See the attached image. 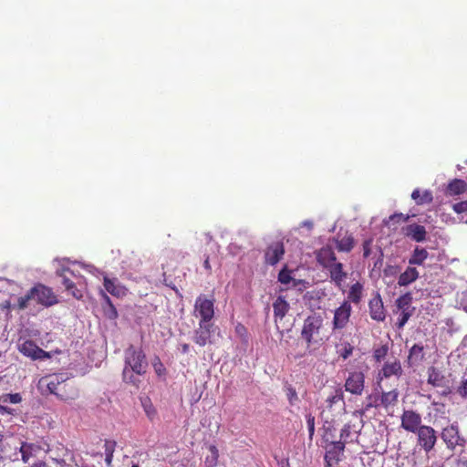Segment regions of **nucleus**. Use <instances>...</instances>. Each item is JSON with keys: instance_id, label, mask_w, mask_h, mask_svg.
Wrapping results in <instances>:
<instances>
[{"instance_id": "f257e3e1", "label": "nucleus", "mask_w": 467, "mask_h": 467, "mask_svg": "<svg viewBox=\"0 0 467 467\" xmlns=\"http://www.w3.org/2000/svg\"><path fill=\"white\" fill-rule=\"evenodd\" d=\"M321 417L324 420L322 443L326 450L325 461L327 466L331 467L341 460L344 454V442L337 441L336 420L329 417L327 412H322Z\"/></svg>"}, {"instance_id": "f03ea898", "label": "nucleus", "mask_w": 467, "mask_h": 467, "mask_svg": "<svg viewBox=\"0 0 467 467\" xmlns=\"http://www.w3.org/2000/svg\"><path fill=\"white\" fill-rule=\"evenodd\" d=\"M147 367L146 356L141 349H137L132 345L127 348L125 350V367L122 372L125 382L138 386L140 381L134 374L143 375Z\"/></svg>"}, {"instance_id": "7ed1b4c3", "label": "nucleus", "mask_w": 467, "mask_h": 467, "mask_svg": "<svg viewBox=\"0 0 467 467\" xmlns=\"http://www.w3.org/2000/svg\"><path fill=\"white\" fill-rule=\"evenodd\" d=\"M34 301L45 307H49L57 303V296L52 289L43 284H36L25 296L18 297L16 308L24 310Z\"/></svg>"}, {"instance_id": "20e7f679", "label": "nucleus", "mask_w": 467, "mask_h": 467, "mask_svg": "<svg viewBox=\"0 0 467 467\" xmlns=\"http://www.w3.org/2000/svg\"><path fill=\"white\" fill-rule=\"evenodd\" d=\"M301 337L307 347H319L323 344L326 335L324 318L320 314L314 313L304 320Z\"/></svg>"}, {"instance_id": "39448f33", "label": "nucleus", "mask_w": 467, "mask_h": 467, "mask_svg": "<svg viewBox=\"0 0 467 467\" xmlns=\"http://www.w3.org/2000/svg\"><path fill=\"white\" fill-rule=\"evenodd\" d=\"M42 451H44V448L40 443L20 441L19 447H16L14 452L6 454V457L11 461L16 462L20 459V456L21 461L27 463L30 459L36 457Z\"/></svg>"}, {"instance_id": "423d86ee", "label": "nucleus", "mask_w": 467, "mask_h": 467, "mask_svg": "<svg viewBox=\"0 0 467 467\" xmlns=\"http://www.w3.org/2000/svg\"><path fill=\"white\" fill-rule=\"evenodd\" d=\"M17 349L23 356L34 361L49 359L52 358L50 352L45 351L31 339H26L18 343Z\"/></svg>"}, {"instance_id": "0eeeda50", "label": "nucleus", "mask_w": 467, "mask_h": 467, "mask_svg": "<svg viewBox=\"0 0 467 467\" xmlns=\"http://www.w3.org/2000/svg\"><path fill=\"white\" fill-rule=\"evenodd\" d=\"M411 304L412 296L410 293L401 295L396 299V306L400 311L397 322L398 328H402L410 317L413 315L415 308L411 306Z\"/></svg>"}, {"instance_id": "6e6552de", "label": "nucleus", "mask_w": 467, "mask_h": 467, "mask_svg": "<svg viewBox=\"0 0 467 467\" xmlns=\"http://www.w3.org/2000/svg\"><path fill=\"white\" fill-rule=\"evenodd\" d=\"M216 327L211 322H199L198 327L193 332V341L200 347L213 344V334Z\"/></svg>"}, {"instance_id": "1a4fd4ad", "label": "nucleus", "mask_w": 467, "mask_h": 467, "mask_svg": "<svg viewBox=\"0 0 467 467\" xmlns=\"http://www.w3.org/2000/svg\"><path fill=\"white\" fill-rule=\"evenodd\" d=\"M428 384L434 388H442V395L446 396L451 393V388L449 385V379L446 376L436 367H430L427 371Z\"/></svg>"}, {"instance_id": "9d476101", "label": "nucleus", "mask_w": 467, "mask_h": 467, "mask_svg": "<svg viewBox=\"0 0 467 467\" xmlns=\"http://www.w3.org/2000/svg\"><path fill=\"white\" fill-rule=\"evenodd\" d=\"M194 309L201 317L199 322H211L214 316V301L201 295L195 301Z\"/></svg>"}, {"instance_id": "9b49d317", "label": "nucleus", "mask_w": 467, "mask_h": 467, "mask_svg": "<svg viewBox=\"0 0 467 467\" xmlns=\"http://www.w3.org/2000/svg\"><path fill=\"white\" fill-rule=\"evenodd\" d=\"M418 443L426 451L430 452L435 446L437 436L435 430L427 425H422L417 431Z\"/></svg>"}, {"instance_id": "f8f14e48", "label": "nucleus", "mask_w": 467, "mask_h": 467, "mask_svg": "<svg viewBox=\"0 0 467 467\" xmlns=\"http://www.w3.org/2000/svg\"><path fill=\"white\" fill-rule=\"evenodd\" d=\"M346 391L360 396L365 388V375L362 371H352L348 374L345 381Z\"/></svg>"}, {"instance_id": "ddd939ff", "label": "nucleus", "mask_w": 467, "mask_h": 467, "mask_svg": "<svg viewBox=\"0 0 467 467\" xmlns=\"http://www.w3.org/2000/svg\"><path fill=\"white\" fill-rule=\"evenodd\" d=\"M352 312L351 305L348 301H344L335 309L333 317V330L342 329L347 327Z\"/></svg>"}, {"instance_id": "4468645a", "label": "nucleus", "mask_w": 467, "mask_h": 467, "mask_svg": "<svg viewBox=\"0 0 467 467\" xmlns=\"http://www.w3.org/2000/svg\"><path fill=\"white\" fill-rule=\"evenodd\" d=\"M441 439L451 450H453L456 446H463L465 443L464 439L460 437L457 424H451L444 428L441 431Z\"/></svg>"}, {"instance_id": "2eb2a0df", "label": "nucleus", "mask_w": 467, "mask_h": 467, "mask_svg": "<svg viewBox=\"0 0 467 467\" xmlns=\"http://www.w3.org/2000/svg\"><path fill=\"white\" fill-rule=\"evenodd\" d=\"M329 274L330 281L342 292H345V282L348 273L344 270V265L340 262H337L327 269Z\"/></svg>"}, {"instance_id": "dca6fc26", "label": "nucleus", "mask_w": 467, "mask_h": 467, "mask_svg": "<svg viewBox=\"0 0 467 467\" xmlns=\"http://www.w3.org/2000/svg\"><path fill=\"white\" fill-rule=\"evenodd\" d=\"M400 419V426L407 431L416 433L417 431L422 426L421 416L412 410H404Z\"/></svg>"}, {"instance_id": "f3484780", "label": "nucleus", "mask_w": 467, "mask_h": 467, "mask_svg": "<svg viewBox=\"0 0 467 467\" xmlns=\"http://www.w3.org/2000/svg\"><path fill=\"white\" fill-rule=\"evenodd\" d=\"M285 254L284 244L281 241L271 243L265 252V261L267 265H276Z\"/></svg>"}, {"instance_id": "a211bd4d", "label": "nucleus", "mask_w": 467, "mask_h": 467, "mask_svg": "<svg viewBox=\"0 0 467 467\" xmlns=\"http://www.w3.org/2000/svg\"><path fill=\"white\" fill-rule=\"evenodd\" d=\"M326 409L322 412H327L329 417L332 416L333 407L337 406L340 410H345L344 392L341 388H335L326 400Z\"/></svg>"}, {"instance_id": "6ab92c4d", "label": "nucleus", "mask_w": 467, "mask_h": 467, "mask_svg": "<svg viewBox=\"0 0 467 467\" xmlns=\"http://www.w3.org/2000/svg\"><path fill=\"white\" fill-rule=\"evenodd\" d=\"M403 374L401 363L399 359L395 358L393 361H387L384 363L382 368L379 371L378 380L388 379L392 376L400 378Z\"/></svg>"}, {"instance_id": "aec40b11", "label": "nucleus", "mask_w": 467, "mask_h": 467, "mask_svg": "<svg viewBox=\"0 0 467 467\" xmlns=\"http://www.w3.org/2000/svg\"><path fill=\"white\" fill-rule=\"evenodd\" d=\"M316 259L322 268L326 270L337 262L336 254L330 246H324L319 249L316 253Z\"/></svg>"}, {"instance_id": "412c9836", "label": "nucleus", "mask_w": 467, "mask_h": 467, "mask_svg": "<svg viewBox=\"0 0 467 467\" xmlns=\"http://www.w3.org/2000/svg\"><path fill=\"white\" fill-rule=\"evenodd\" d=\"M56 396L64 401H70L78 398V392L72 382H68L64 377L63 381L58 386Z\"/></svg>"}, {"instance_id": "4be33fe9", "label": "nucleus", "mask_w": 467, "mask_h": 467, "mask_svg": "<svg viewBox=\"0 0 467 467\" xmlns=\"http://www.w3.org/2000/svg\"><path fill=\"white\" fill-rule=\"evenodd\" d=\"M369 315L373 320L383 321L386 318V312L380 295L378 293L368 302Z\"/></svg>"}, {"instance_id": "5701e85b", "label": "nucleus", "mask_w": 467, "mask_h": 467, "mask_svg": "<svg viewBox=\"0 0 467 467\" xmlns=\"http://www.w3.org/2000/svg\"><path fill=\"white\" fill-rule=\"evenodd\" d=\"M103 285L108 293L116 297H123L127 295L128 289L116 278L104 277Z\"/></svg>"}, {"instance_id": "b1692460", "label": "nucleus", "mask_w": 467, "mask_h": 467, "mask_svg": "<svg viewBox=\"0 0 467 467\" xmlns=\"http://www.w3.org/2000/svg\"><path fill=\"white\" fill-rule=\"evenodd\" d=\"M64 375L63 374H54L43 377L39 380V385L41 388H46L47 390L50 394L56 395L58 389V386L63 381Z\"/></svg>"}, {"instance_id": "393cba45", "label": "nucleus", "mask_w": 467, "mask_h": 467, "mask_svg": "<svg viewBox=\"0 0 467 467\" xmlns=\"http://www.w3.org/2000/svg\"><path fill=\"white\" fill-rule=\"evenodd\" d=\"M404 234L415 242H423L426 239L427 232L423 225L411 223L404 228Z\"/></svg>"}, {"instance_id": "a878e982", "label": "nucleus", "mask_w": 467, "mask_h": 467, "mask_svg": "<svg viewBox=\"0 0 467 467\" xmlns=\"http://www.w3.org/2000/svg\"><path fill=\"white\" fill-rule=\"evenodd\" d=\"M420 276V273L416 267L410 265L401 273L398 278L400 286H407L415 282Z\"/></svg>"}, {"instance_id": "bb28decb", "label": "nucleus", "mask_w": 467, "mask_h": 467, "mask_svg": "<svg viewBox=\"0 0 467 467\" xmlns=\"http://www.w3.org/2000/svg\"><path fill=\"white\" fill-rule=\"evenodd\" d=\"M274 316L275 322L279 319L282 320L287 314L290 306L284 296H279L273 303Z\"/></svg>"}, {"instance_id": "cd10ccee", "label": "nucleus", "mask_w": 467, "mask_h": 467, "mask_svg": "<svg viewBox=\"0 0 467 467\" xmlns=\"http://www.w3.org/2000/svg\"><path fill=\"white\" fill-rule=\"evenodd\" d=\"M425 359L424 348L421 345L414 344L408 356V363L410 366L422 362Z\"/></svg>"}, {"instance_id": "c85d7f7f", "label": "nucleus", "mask_w": 467, "mask_h": 467, "mask_svg": "<svg viewBox=\"0 0 467 467\" xmlns=\"http://www.w3.org/2000/svg\"><path fill=\"white\" fill-rule=\"evenodd\" d=\"M429 253L428 251L420 246H416L413 250L410 257L409 258L410 265H422L425 260L428 258Z\"/></svg>"}, {"instance_id": "c756f323", "label": "nucleus", "mask_w": 467, "mask_h": 467, "mask_svg": "<svg viewBox=\"0 0 467 467\" xmlns=\"http://www.w3.org/2000/svg\"><path fill=\"white\" fill-rule=\"evenodd\" d=\"M363 296V285L359 282L353 284L348 293V300L349 303L359 304Z\"/></svg>"}, {"instance_id": "7c9ffc66", "label": "nucleus", "mask_w": 467, "mask_h": 467, "mask_svg": "<svg viewBox=\"0 0 467 467\" xmlns=\"http://www.w3.org/2000/svg\"><path fill=\"white\" fill-rule=\"evenodd\" d=\"M467 189V184L463 180L454 179L449 182L447 186V193L449 195H459L463 193Z\"/></svg>"}, {"instance_id": "2f4dec72", "label": "nucleus", "mask_w": 467, "mask_h": 467, "mask_svg": "<svg viewBox=\"0 0 467 467\" xmlns=\"http://www.w3.org/2000/svg\"><path fill=\"white\" fill-rule=\"evenodd\" d=\"M411 198L416 202L418 205L431 203L433 200V196L431 191L426 190L423 192H420L419 189H415L412 192Z\"/></svg>"}, {"instance_id": "473e14b6", "label": "nucleus", "mask_w": 467, "mask_h": 467, "mask_svg": "<svg viewBox=\"0 0 467 467\" xmlns=\"http://www.w3.org/2000/svg\"><path fill=\"white\" fill-rule=\"evenodd\" d=\"M398 397L399 392L397 389L382 392L380 397V404L386 409L389 408V406H394L398 402Z\"/></svg>"}, {"instance_id": "72a5a7b5", "label": "nucleus", "mask_w": 467, "mask_h": 467, "mask_svg": "<svg viewBox=\"0 0 467 467\" xmlns=\"http://www.w3.org/2000/svg\"><path fill=\"white\" fill-rule=\"evenodd\" d=\"M336 246L339 252L348 253L354 247V238L352 235H346L341 239L336 240Z\"/></svg>"}, {"instance_id": "f704fd0d", "label": "nucleus", "mask_w": 467, "mask_h": 467, "mask_svg": "<svg viewBox=\"0 0 467 467\" xmlns=\"http://www.w3.org/2000/svg\"><path fill=\"white\" fill-rule=\"evenodd\" d=\"M357 431H352L350 423H346L340 431L339 439L337 441H343L344 447L347 443L352 442L354 441V436Z\"/></svg>"}, {"instance_id": "c9c22d12", "label": "nucleus", "mask_w": 467, "mask_h": 467, "mask_svg": "<svg viewBox=\"0 0 467 467\" xmlns=\"http://www.w3.org/2000/svg\"><path fill=\"white\" fill-rule=\"evenodd\" d=\"M210 455L205 457L204 464L206 467H216L219 459V451L215 445L209 446Z\"/></svg>"}, {"instance_id": "e433bc0d", "label": "nucleus", "mask_w": 467, "mask_h": 467, "mask_svg": "<svg viewBox=\"0 0 467 467\" xmlns=\"http://www.w3.org/2000/svg\"><path fill=\"white\" fill-rule=\"evenodd\" d=\"M378 398L373 395H368L366 398V402L363 406V408L359 410H357L356 412L358 413L360 416L365 415L367 411H368L373 407H378Z\"/></svg>"}, {"instance_id": "4c0bfd02", "label": "nucleus", "mask_w": 467, "mask_h": 467, "mask_svg": "<svg viewBox=\"0 0 467 467\" xmlns=\"http://www.w3.org/2000/svg\"><path fill=\"white\" fill-rule=\"evenodd\" d=\"M409 219H410L409 215H405L401 213H396L390 215L385 223H386V225L390 227L392 224H400L401 223H406Z\"/></svg>"}, {"instance_id": "58836bf2", "label": "nucleus", "mask_w": 467, "mask_h": 467, "mask_svg": "<svg viewBox=\"0 0 467 467\" xmlns=\"http://www.w3.org/2000/svg\"><path fill=\"white\" fill-rule=\"evenodd\" d=\"M57 275L62 278V284L66 289L73 285L75 283L69 275H73V272L69 268H63Z\"/></svg>"}, {"instance_id": "ea45409f", "label": "nucleus", "mask_w": 467, "mask_h": 467, "mask_svg": "<svg viewBox=\"0 0 467 467\" xmlns=\"http://www.w3.org/2000/svg\"><path fill=\"white\" fill-rule=\"evenodd\" d=\"M142 406L147 417L150 421H152L157 415L155 407L152 405L150 400L143 401Z\"/></svg>"}, {"instance_id": "a19ab883", "label": "nucleus", "mask_w": 467, "mask_h": 467, "mask_svg": "<svg viewBox=\"0 0 467 467\" xmlns=\"http://www.w3.org/2000/svg\"><path fill=\"white\" fill-rule=\"evenodd\" d=\"M388 352H389L388 345H382L374 350L373 358L376 360V362H381L388 355Z\"/></svg>"}, {"instance_id": "79ce46f5", "label": "nucleus", "mask_w": 467, "mask_h": 467, "mask_svg": "<svg viewBox=\"0 0 467 467\" xmlns=\"http://www.w3.org/2000/svg\"><path fill=\"white\" fill-rule=\"evenodd\" d=\"M353 349L354 348L349 342H344L338 349V354L343 359H347L352 355Z\"/></svg>"}, {"instance_id": "37998d69", "label": "nucleus", "mask_w": 467, "mask_h": 467, "mask_svg": "<svg viewBox=\"0 0 467 467\" xmlns=\"http://www.w3.org/2000/svg\"><path fill=\"white\" fill-rule=\"evenodd\" d=\"M292 280L291 271L285 266L278 274V281L283 285H288Z\"/></svg>"}, {"instance_id": "c03bdc74", "label": "nucleus", "mask_w": 467, "mask_h": 467, "mask_svg": "<svg viewBox=\"0 0 467 467\" xmlns=\"http://www.w3.org/2000/svg\"><path fill=\"white\" fill-rule=\"evenodd\" d=\"M22 398L19 393H14V394H5L0 397V401L4 403H12L16 404L21 402Z\"/></svg>"}, {"instance_id": "a18cd8bd", "label": "nucleus", "mask_w": 467, "mask_h": 467, "mask_svg": "<svg viewBox=\"0 0 467 467\" xmlns=\"http://www.w3.org/2000/svg\"><path fill=\"white\" fill-rule=\"evenodd\" d=\"M152 366H153V368L156 372V374L159 376V377H162V376H165L166 375V368L165 367L163 366V364L161 363V361L160 360L159 358H156L152 363Z\"/></svg>"}, {"instance_id": "49530a36", "label": "nucleus", "mask_w": 467, "mask_h": 467, "mask_svg": "<svg viewBox=\"0 0 467 467\" xmlns=\"http://www.w3.org/2000/svg\"><path fill=\"white\" fill-rule=\"evenodd\" d=\"M102 297L105 300V302L108 304V306L109 307V310H110V313L109 314V318H116L118 317V312H117L115 306H113L110 298L104 292H102Z\"/></svg>"}, {"instance_id": "de8ad7c7", "label": "nucleus", "mask_w": 467, "mask_h": 467, "mask_svg": "<svg viewBox=\"0 0 467 467\" xmlns=\"http://www.w3.org/2000/svg\"><path fill=\"white\" fill-rule=\"evenodd\" d=\"M306 425H307V429H308V432H309V437H310V439H312V437L315 433V417L311 413H308L306 415Z\"/></svg>"}, {"instance_id": "09e8293b", "label": "nucleus", "mask_w": 467, "mask_h": 467, "mask_svg": "<svg viewBox=\"0 0 467 467\" xmlns=\"http://www.w3.org/2000/svg\"><path fill=\"white\" fill-rule=\"evenodd\" d=\"M116 448V441L106 440L104 443L105 454H113Z\"/></svg>"}, {"instance_id": "8fccbe9b", "label": "nucleus", "mask_w": 467, "mask_h": 467, "mask_svg": "<svg viewBox=\"0 0 467 467\" xmlns=\"http://www.w3.org/2000/svg\"><path fill=\"white\" fill-rule=\"evenodd\" d=\"M372 239H367L363 242V256L368 257L371 253Z\"/></svg>"}, {"instance_id": "3c124183", "label": "nucleus", "mask_w": 467, "mask_h": 467, "mask_svg": "<svg viewBox=\"0 0 467 467\" xmlns=\"http://www.w3.org/2000/svg\"><path fill=\"white\" fill-rule=\"evenodd\" d=\"M452 208H453V211L457 213H465V212H467V202H460L454 203Z\"/></svg>"}, {"instance_id": "603ef678", "label": "nucleus", "mask_w": 467, "mask_h": 467, "mask_svg": "<svg viewBox=\"0 0 467 467\" xmlns=\"http://www.w3.org/2000/svg\"><path fill=\"white\" fill-rule=\"evenodd\" d=\"M66 290L77 299H80L83 296L82 291L78 289L75 284Z\"/></svg>"}, {"instance_id": "864d4df0", "label": "nucleus", "mask_w": 467, "mask_h": 467, "mask_svg": "<svg viewBox=\"0 0 467 467\" xmlns=\"http://www.w3.org/2000/svg\"><path fill=\"white\" fill-rule=\"evenodd\" d=\"M66 290L77 299H80L83 296L82 291L78 289L75 284Z\"/></svg>"}, {"instance_id": "5fc2aeb1", "label": "nucleus", "mask_w": 467, "mask_h": 467, "mask_svg": "<svg viewBox=\"0 0 467 467\" xmlns=\"http://www.w3.org/2000/svg\"><path fill=\"white\" fill-rule=\"evenodd\" d=\"M458 393L462 398H467V379L462 381V385L458 389Z\"/></svg>"}, {"instance_id": "6e6d98bb", "label": "nucleus", "mask_w": 467, "mask_h": 467, "mask_svg": "<svg viewBox=\"0 0 467 467\" xmlns=\"http://www.w3.org/2000/svg\"><path fill=\"white\" fill-rule=\"evenodd\" d=\"M287 397H288V400H289L290 403H292L294 400H296L297 399V394H296V389H293V388H289L288 389Z\"/></svg>"}, {"instance_id": "4d7b16f0", "label": "nucleus", "mask_w": 467, "mask_h": 467, "mask_svg": "<svg viewBox=\"0 0 467 467\" xmlns=\"http://www.w3.org/2000/svg\"><path fill=\"white\" fill-rule=\"evenodd\" d=\"M203 267L205 268V270L211 274L212 272V266H211V264H210V259H209V256L207 255L204 259V262H203Z\"/></svg>"}, {"instance_id": "13d9d810", "label": "nucleus", "mask_w": 467, "mask_h": 467, "mask_svg": "<svg viewBox=\"0 0 467 467\" xmlns=\"http://www.w3.org/2000/svg\"><path fill=\"white\" fill-rule=\"evenodd\" d=\"M235 330L240 335L244 334L246 332V328L242 324H238L235 327Z\"/></svg>"}, {"instance_id": "bf43d9fd", "label": "nucleus", "mask_w": 467, "mask_h": 467, "mask_svg": "<svg viewBox=\"0 0 467 467\" xmlns=\"http://www.w3.org/2000/svg\"><path fill=\"white\" fill-rule=\"evenodd\" d=\"M31 467H49L45 462L38 461L34 462Z\"/></svg>"}, {"instance_id": "052dcab7", "label": "nucleus", "mask_w": 467, "mask_h": 467, "mask_svg": "<svg viewBox=\"0 0 467 467\" xmlns=\"http://www.w3.org/2000/svg\"><path fill=\"white\" fill-rule=\"evenodd\" d=\"M113 460V454H105V462L108 466L111 465Z\"/></svg>"}, {"instance_id": "680f3d73", "label": "nucleus", "mask_w": 467, "mask_h": 467, "mask_svg": "<svg viewBox=\"0 0 467 467\" xmlns=\"http://www.w3.org/2000/svg\"><path fill=\"white\" fill-rule=\"evenodd\" d=\"M189 350H190V346H189V344L184 343V344H182V352L183 354L188 353V352H189Z\"/></svg>"}, {"instance_id": "e2e57ef3", "label": "nucleus", "mask_w": 467, "mask_h": 467, "mask_svg": "<svg viewBox=\"0 0 467 467\" xmlns=\"http://www.w3.org/2000/svg\"><path fill=\"white\" fill-rule=\"evenodd\" d=\"M2 308L3 309H10L11 308V303L9 301H5V303L2 304Z\"/></svg>"}, {"instance_id": "0e129e2a", "label": "nucleus", "mask_w": 467, "mask_h": 467, "mask_svg": "<svg viewBox=\"0 0 467 467\" xmlns=\"http://www.w3.org/2000/svg\"><path fill=\"white\" fill-rule=\"evenodd\" d=\"M0 412L10 413L11 411H10V409H8L7 407L0 405Z\"/></svg>"}, {"instance_id": "69168bd1", "label": "nucleus", "mask_w": 467, "mask_h": 467, "mask_svg": "<svg viewBox=\"0 0 467 467\" xmlns=\"http://www.w3.org/2000/svg\"><path fill=\"white\" fill-rule=\"evenodd\" d=\"M464 310L467 312V305L464 306Z\"/></svg>"}, {"instance_id": "338daca9", "label": "nucleus", "mask_w": 467, "mask_h": 467, "mask_svg": "<svg viewBox=\"0 0 467 467\" xmlns=\"http://www.w3.org/2000/svg\"><path fill=\"white\" fill-rule=\"evenodd\" d=\"M132 467H139V465L134 464V465H132Z\"/></svg>"}]
</instances>
